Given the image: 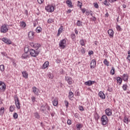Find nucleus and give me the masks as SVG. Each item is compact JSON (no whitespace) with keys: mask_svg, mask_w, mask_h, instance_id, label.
Wrapping results in <instances>:
<instances>
[{"mask_svg":"<svg viewBox=\"0 0 130 130\" xmlns=\"http://www.w3.org/2000/svg\"><path fill=\"white\" fill-rule=\"evenodd\" d=\"M29 53L31 56H33L34 57H36L40 53V51L35 50L33 49H31L29 50Z\"/></svg>","mask_w":130,"mask_h":130,"instance_id":"nucleus-1","label":"nucleus"},{"mask_svg":"<svg viewBox=\"0 0 130 130\" xmlns=\"http://www.w3.org/2000/svg\"><path fill=\"white\" fill-rule=\"evenodd\" d=\"M14 101H15L17 109H20V108H21V104H20V101L19 100V98H18V96L16 95L14 96Z\"/></svg>","mask_w":130,"mask_h":130,"instance_id":"nucleus-2","label":"nucleus"},{"mask_svg":"<svg viewBox=\"0 0 130 130\" xmlns=\"http://www.w3.org/2000/svg\"><path fill=\"white\" fill-rule=\"evenodd\" d=\"M9 31V25L4 24L1 26V33H7Z\"/></svg>","mask_w":130,"mask_h":130,"instance_id":"nucleus-3","label":"nucleus"},{"mask_svg":"<svg viewBox=\"0 0 130 130\" xmlns=\"http://www.w3.org/2000/svg\"><path fill=\"white\" fill-rule=\"evenodd\" d=\"M101 121L103 125H106V124H107V122H108V118L106 115H104L102 116Z\"/></svg>","mask_w":130,"mask_h":130,"instance_id":"nucleus-4","label":"nucleus"},{"mask_svg":"<svg viewBox=\"0 0 130 130\" xmlns=\"http://www.w3.org/2000/svg\"><path fill=\"white\" fill-rule=\"evenodd\" d=\"M7 89V85L3 81H0V92H5Z\"/></svg>","mask_w":130,"mask_h":130,"instance_id":"nucleus-5","label":"nucleus"},{"mask_svg":"<svg viewBox=\"0 0 130 130\" xmlns=\"http://www.w3.org/2000/svg\"><path fill=\"white\" fill-rule=\"evenodd\" d=\"M45 9L47 12H49V13H52L54 11V7L51 5H48L46 7Z\"/></svg>","mask_w":130,"mask_h":130,"instance_id":"nucleus-6","label":"nucleus"},{"mask_svg":"<svg viewBox=\"0 0 130 130\" xmlns=\"http://www.w3.org/2000/svg\"><path fill=\"white\" fill-rule=\"evenodd\" d=\"M59 45L61 48H64L66 46H67L66 41V40L63 39L59 43Z\"/></svg>","mask_w":130,"mask_h":130,"instance_id":"nucleus-7","label":"nucleus"},{"mask_svg":"<svg viewBox=\"0 0 130 130\" xmlns=\"http://www.w3.org/2000/svg\"><path fill=\"white\" fill-rule=\"evenodd\" d=\"M105 112L107 116H111L112 115V110L109 108H107L105 110Z\"/></svg>","mask_w":130,"mask_h":130,"instance_id":"nucleus-8","label":"nucleus"},{"mask_svg":"<svg viewBox=\"0 0 130 130\" xmlns=\"http://www.w3.org/2000/svg\"><path fill=\"white\" fill-rule=\"evenodd\" d=\"M95 83H96L95 81L88 80L84 83V85H86V86H92V85L95 84Z\"/></svg>","mask_w":130,"mask_h":130,"instance_id":"nucleus-9","label":"nucleus"},{"mask_svg":"<svg viewBox=\"0 0 130 130\" xmlns=\"http://www.w3.org/2000/svg\"><path fill=\"white\" fill-rule=\"evenodd\" d=\"M66 80L67 82H68V84L69 85H72L73 83L74 82V81H73V79L70 77H66Z\"/></svg>","mask_w":130,"mask_h":130,"instance_id":"nucleus-10","label":"nucleus"},{"mask_svg":"<svg viewBox=\"0 0 130 130\" xmlns=\"http://www.w3.org/2000/svg\"><path fill=\"white\" fill-rule=\"evenodd\" d=\"M2 41L3 42H5V43H6V44H12V41L8 39L7 38H3Z\"/></svg>","mask_w":130,"mask_h":130,"instance_id":"nucleus-11","label":"nucleus"},{"mask_svg":"<svg viewBox=\"0 0 130 130\" xmlns=\"http://www.w3.org/2000/svg\"><path fill=\"white\" fill-rule=\"evenodd\" d=\"M96 67V60L92 59L90 62V69H94Z\"/></svg>","mask_w":130,"mask_h":130,"instance_id":"nucleus-12","label":"nucleus"},{"mask_svg":"<svg viewBox=\"0 0 130 130\" xmlns=\"http://www.w3.org/2000/svg\"><path fill=\"white\" fill-rule=\"evenodd\" d=\"M32 91L35 95H37V96H38V95H39V89L36 87H32Z\"/></svg>","mask_w":130,"mask_h":130,"instance_id":"nucleus-13","label":"nucleus"},{"mask_svg":"<svg viewBox=\"0 0 130 130\" xmlns=\"http://www.w3.org/2000/svg\"><path fill=\"white\" fill-rule=\"evenodd\" d=\"M122 79L124 82H127L128 81V76L127 74H124L122 76Z\"/></svg>","mask_w":130,"mask_h":130,"instance_id":"nucleus-14","label":"nucleus"},{"mask_svg":"<svg viewBox=\"0 0 130 130\" xmlns=\"http://www.w3.org/2000/svg\"><path fill=\"white\" fill-rule=\"evenodd\" d=\"M47 108V104H45V105H43L41 106V110L42 111V112H44L46 110Z\"/></svg>","mask_w":130,"mask_h":130,"instance_id":"nucleus-15","label":"nucleus"},{"mask_svg":"<svg viewBox=\"0 0 130 130\" xmlns=\"http://www.w3.org/2000/svg\"><path fill=\"white\" fill-rule=\"evenodd\" d=\"M66 4L69 6V8H73V2H72V0H67Z\"/></svg>","mask_w":130,"mask_h":130,"instance_id":"nucleus-16","label":"nucleus"},{"mask_svg":"<svg viewBox=\"0 0 130 130\" xmlns=\"http://www.w3.org/2000/svg\"><path fill=\"white\" fill-rule=\"evenodd\" d=\"M99 97H100V98H101L102 99H105V94H104V93H103V92L102 91H100L99 93Z\"/></svg>","mask_w":130,"mask_h":130,"instance_id":"nucleus-17","label":"nucleus"},{"mask_svg":"<svg viewBox=\"0 0 130 130\" xmlns=\"http://www.w3.org/2000/svg\"><path fill=\"white\" fill-rule=\"evenodd\" d=\"M108 33L111 38L113 37V34H114L113 30L109 29L108 30Z\"/></svg>","mask_w":130,"mask_h":130,"instance_id":"nucleus-18","label":"nucleus"},{"mask_svg":"<svg viewBox=\"0 0 130 130\" xmlns=\"http://www.w3.org/2000/svg\"><path fill=\"white\" fill-rule=\"evenodd\" d=\"M63 30V26H60V27L58 29L57 36H59V35H60L61 33H62Z\"/></svg>","mask_w":130,"mask_h":130,"instance_id":"nucleus-19","label":"nucleus"},{"mask_svg":"<svg viewBox=\"0 0 130 130\" xmlns=\"http://www.w3.org/2000/svg\"><path fill=\"white\" fill-rule=\"evenodd\" d=\"M28 37L29 39H32L33 37H34V32L33 31H29L28 32Z\"/></svg>","mask_w":130,"mask_h":130,"instance_id":"nucleus-20","label":"nucleus"},{"mask_svg":"<svg viewBox=\"0 0 130 130\" xmlns=\"http://www.w3.org/2000/svg\"><path fill=\"white\" fill-rule=\"evenodd\" d=\"M22 74L23 75V77L25 78V79L28 78V73L26 71H23L22 72Z\"/></svg>","mask_w":130,"mask_h":130,"instance_id":"nucleus-21","label":"nucleus"},{"mask_svg":"<svg viewBox=\"0 0 130 130\" xmlns=\"http://www.w3.org/2000/svg\"><path fill=\"white\" fill-rule=\"evenodd\" d=\"M52 103L54 106H57V104H58V101L57 99H55L53 101Z\"/></svg>","mask_w":130,"mask_h":130,"instance_id":"nucleus-22","label":"nucleus"},{"mask_svg":"<svg viewBox=\"0 0 130 130\" xmlns=\"http://www.w3.org/2000/svg\"><path fill=\"white\" fill-rule=\"evenodd\" d=\"M41 46V45H40V44H35V46H34V48H36L37 51H40L39 50V48H40V47Z\"/></svg>","mask_w":130,"mask_h":130,"instance_id":"nucleus-23","label":"nucleus"},{"mask_svg":"<svg viewBox=\"0 0 130 130\" xmlns=\"http://www.w3.org/2000/svg\"><path fill=\"white\" fill-rule=\"evenodd\" d=\"M117 82L119 83V85H121L122 83V79L120 77H118L116 78Z\"/></svg>","mask_w":130,"mask_h":130,"instance_id":"nucleus-24","label":"nucleus"},{"mask_svg":"<svg viewBox=\"0 0 130 130\" xmlns=\"http://www.w3.org/2000/svg\"><path fill=\"white\" fill-rule=\"evenodd\" d=\"M49 62L48 61H46L43 65V69H46L48 67Z\"/></svg>","mask_w":130,"mask_h":130,"instance_id":"nucleus-25","label":"nucleus"},{"mask_svg":"<svg viewBox=\"0 0 130 130\" xmlns=\"http://www.w3.org/2000/svg\"><path fill=\"white\" fill-rule=\"evenodd\" d=\"M5 113V108L2 107L0 109V115H3Z\"/></svg>","mask_w":130,"mask_h":130,"instance_id":"nucleus-26","label":"nucleus"},{"mask_svg":"<svg viewBox=\"0 0 130 130\" xmlns=\"http://www.w3.org/2000/svg\"><path fill=\"white\" fill-rule=\"evenodd\" d=\"M42 31V28L41 27H37L36 28V32L37 33H40Z\"/></svg>","mask_w":130,"mask_h":130,"instance_id":"nucleus-27","label":"nucleus"},{"mask_svg":"<svg viewBox=\"0 0 130 130\" xmlns=\"http://www.w3.org/2000/svg\"><path fill=\"white\" fill-rule=\"evenodd\" d=\"M122 89L123 91H126L127 89V85H126V84H123L122 86Z\"/></svg>","mask_w":130,"mask_h":130,"instance_id":"nucleus-28","label":"nucleus"},{"mask_svg":"<svg viewBox=\"0 0 130 130\" xmlns=\"http://www.w3.org/2000/svg\"><path fill=\"white\" fill-rule=\"evenodd\" d=\"M20 26L21 27H22L23 28H25L26 27V23L24 21H22L20 23Z\"/></svg>","mask_w":130,"mask_h":130,"instance_id":"nucleus-29","label":"nucleus"},{"mask_svg":"<svg viewBox=\"0 0 130 130\" xmlns=\"http://www.w3.org/2000/svg\"><path fill=\"white\" fill-rule=\"evenodd\" d=\"M35 117L38 119H39V118H40V115H39V114L37 112L35 113Z\"/></svg>","mask_w":130,"mask_h":130,"instance_id":"nucleus-30","label":"nucleus"},{"mask_svg":"<svg viewBox=\"0 0 130 130\" xmlns=\"http://www.w3.org/2000/svg\"><path fill=\"white\" fill-rule=\"evenodd\" d=\"M104 63L105 64V66H107V67H108L109 66V62L107 61V59H105L104 60Z\"/></svg>","mask_w":130,"mask_h":130,"instance_id":"nucleus-31","label":"nucleus"},{"mask_svg":"<svg viewBox=\"0 0 130 130\" xmlns=\"http://www.w3.org/2000/svg\"><path fill=\"white\" fill-rule=\"evenodd\" d=\"M73 97H74V93H73V92L72 91H70L69 98H70V99H71V98H73Z\"/></svg>","mask_w":130,"mask_h":130,"instance_id":"nucleus-32","label":"nucleus"},{"mask_svg":"<svg viewBox=\"0 0 130 130\" xmlns=\"http://www.w3.org/2000/svg\"><path fill=\"white\" fill-rule=\"evenodd\" d=\"M111 75H114V74H115V69H114V67H112V69L111 70Z\"/></svg>","mask_w":130,"mask_h":130,"instance_id":"nucleus-33","label":"nucleus"},{"mask_svg":"<svg viewBox=\"0 0 130 130\" xmlns=\"http://www.w3.org/2000/svg\"><path fill=\"white\" fill-rule=\"evenodd\" d=\"M0 70L1 72H4V71H5V66H4V64L0 66Z\"/></svg>","mask_w":130,"mask_h":130,"instance_id":"nucleus-34","label":"nucleus"},{"mask_svg":"<svg viewBox=\"0 0 130 130\" xmlns=\"http://www.w3.org/2000/svg\"><path fill=\"white\" fill-rule=\"evenodd\" d=\"M123 122H125V123H128V119L127 118V117H124Z\"/></svg>","mask_w":130,"mask_h":130,"instance_id":"nucleus-35","label":"nucleus"},{"mask_svg":"<svg viewBox=\"0 0 130 130\" xmlns=\"http://www.w3.org/2000/svg\"><path fill=\"white\" fill-rule=\"evenodd\" d=\"M53 22H54V20H53V19H51V18H49L48 20V23L49 24H50L51 23H53Z\"/></svg>","mask_w":130,"mask_h":130,"instance_id":"nucleus-36","label":"nucleus"},{"mask_svg":"<svg viewBox=\"0 0 130 130\" xmlns=\"http://www.w3.org/2000/svg\"><path fill=\"white\" fill-rule=\"evenodd\" d=\"M77 25L79 27H81V25H82V22H81V21L80 20H78L77 22Z\"/></svg>","mask_w":130,"mask_h":130,"instance_id":"nucleus-37","label":"nucleus"},{"mask_svg":"<svg viewBox=\"0 0 130 130\" xmlns=\"http://www.w3.org/2000/svg\"><path fill=\"white\" fill-rule=\"evenodd\" d=\"M48 77L49 79H53V74L49 73L48 74Z\"/></svg>","mask_w":130,"mask_h":130,"instance_id":"nucleus-38","label":"nucleus"},{"mask_svg":"<svg viewBox=\"0 0 130 130\" xmlns=\"http://www.w3.org/2000/svg\"><path fill=\"white\" fill-rule=\"evenodd\" d=\"M24 52H25V53H28V52H29V48L25 47L24 48Z\"/></svg>","mask_w":130,"mask_h":130,"instance_id":"nucleus-39","label":"nucleus"},{"mask_svg":"<svg viewBox=\"0 0 130 130\" xmlns=\"http://www.w3.org/2000/svg\"><path fill=\"white\" fill-rule=\"evenodd\" d=\"M80 43L82 46H84V45H85V42H84L83 40H80Z\"/></svg>","mask_w":130,"mask_h":130,"instance_id":"nucleus-40","label":"nucleus"},{"mask_svg":"<svg viewBox=\"0 0 130 130\" xmlns=\"http://www.w3.org/2000/svg\"><path fill=\"white\" fill-rule=\"evenodd\" d=\"M13 117L15 119H17V118H18V114H17V113H14L13 114Z\"/></svg>","mask_w":130,"mask_h":130,"instance_id":"nucleus-41","label":"nucleus"},{"mask_svg":"<svg viewBox=\"0 0 130 130\" xmlns=\"http://www.w3.org/2000/svg\"><path fill=\"white\" fill-rule=\"evenodd\" d=\"M15 110V109L14 108V107L13 106H11L10 107V111L11 112H13Z\"/></svg>","mask_w":130,"mask_h":130,"instance_id":"nucleus-42","label":"nucleus"},{"mask_svg":"<svg viewBox=\"0 0 130 130\" xmlns=\"http://www.w3.org/2000/svg\"><path fill=\"white\" fill-rule=\"evenodd\" d=\"M77 6L79 7V8H82V3L80 2V1H78Z\"/></svg>","mask_w":130,"mask_h":130,"instance_id":"nucleus-43","label":"nucleus"},{"mask_svg":"<svg viewBox=\"0 0 130 130\" xmlns=\"http://www.w3.org/2000/svg\"><path fill=\"white\" fill-rule=\"evenodd\" d=\"M117 31H121V27H120V26L117 25L116 26Z\"/></svg>","mask_w":130,"mask_h":130,"instance_id":"nucleus-44","label":"nucleus"},{"mask_svg":"<svg viewBox=\"0 0 130 130\" xmlns=\"http://www.w3.org/2000/svg\"><path fill=\"white\" fill-rule=\"evenodd\" d=\"M76 126L78 129H79V130L81 129V128H82V125L80 124L78 125H77Z\"/></svg>","mask_w":130,"mask_h":130,"instance_id":"nucleus-45","label":"nucleus"},{"mask_svg":"<svg viewBox=\"0 0 130 130\" xmlns=\"http://www.w3.org/2000/svg\"><path fill=\"white\" fill-rule=\"evenodd\" d=\"M56 62L57 63H60V62H61V60H60V59L57 58V59L56 60Z\"/></svg>","mask_w":130,"mask_h":130,"instance_id":"nucleus-46","label":"nucleus"},{"mask_svg":"<svg viewBox=\"0 0 130 130\" xmlns=\"http://www.w3.org/2000/svg\"><path fill=\"white\" fill-rule=\"evenodd\" d=\"M64 104L66 105L67 108H68V107H69V102H68V101H65Z\"/></svg>","mask_w":130,"mask_h":130,"instance_id":"nucleus-47","label":"nucleus"},{"mask_svg":"<svg viewBox=\"0 0 130 130\" xmlns=\"http://www.w3.org/2000/svg\"><path fill=\"white\" fill-rule=\"evenodd\" d=\"M36 101V98L34 96L31 97V101L34 103Z\"/></svg>","mask_w":130,"mask_h":130,"instance_id":"nucleus-48","label":"nucleus"},{"mask_svg":"<svg viewBox=\"0 0 130 130\" xmlns=\"http://www.w3.org/2000/svg\"><path fill=\"white\" fill-rule=\"evenodd\" d=\"M71 38H72V39H75V38H76V35L75 34L71 35Z\"/></svg>","mask_w":130,"mask_h":130,"instance_id":"nucleus-49","label":"nucleus"},{"mask_svg":"<svg viewBox=\"0 0 130 130\" xmlns=\"http://www.w3.org/2000/svg\"><path fill=\"white\" fill-rule=\"evenodd\" d=\"M104 4L105 5V6H109V4L107 3V0H105L104 2Z\"/></svg>","mask_w":130,"mask_h":130,"instance_id":"nucleus-50","label":"nucleus"},{"mask_svg":"<svg viewBox=\"0 0 130 130\" xmlns=\"http://www.w3.org/2000/svg\"><path fill=\"white\" fill-rule=\"evenodd\" d=\"M93 5H94V8H96V9H98L99 8L98 4L94 3Z\"/></svg>","mask_w":130,"mask_h":130,"instance_id":"nucleus-51","label":"nucleus"},{"mask_svg":"<svg viewBox=\"0 0 130 130\" xmlns=\"http://www.w3.org/2000/svg\"><path fill=\"white\" fill-rule=\"evenodd\" d=\"M67 123L68 124H69V125L72 124V120L70 119L68 120Z\"/></svg>","mask_w":130,"mask_h":130,"instance_id":"nucleus-52","label":"nucleus"},{"mask_svg":"<svg viewBox=\"0 0 130 130\" xmlns=\"http://www.w3.org/2000/svg\"><path fill=\"white\" fill-rule=\"evenodd\" d=\"M81 52L82 53V54H84V53H85V49L82 48L81 50Z\"/></svg>","mask_w":130,"mask_h":130,"instance_id":"nucleus-53","label":"nucleus"},{"mask_svg":"<svg viewBox=\"0 0 130 130\" xmlns=\"http://www.w3.org/2000/svg\"><path fill=\"white\" fill-rule=\"evenodd\" d=\"M43 2H44V0H38V2L40 4H42Z\"/></svg>","mask_w":130,"mask_h":130,"instance_id":"nucleus-54","label":"nucleus"},{"mask_svg":"<svg viewBox=\"0 0 130 130\" xmlns=\"http://www.w3.org/2000/svg\"><path fill=\"white\" fill-rule=\"evenodd\" d=\"M1 53H2V55H3V56H7V53H6V52H3Z\"/></svg>","mask_w":130,"mask_h":130,"instance_id":"nucleus-55","label":"nucleus"},{"mask_svg":"<svg viewBox=\"0 0 130 130\" xmlns=\"http://www.w3.org/2000/svg\"><path fill=\"white\" fill-rule=\"evenodd\" d=\"M79 110H80V111H83L84 110V108L83 107V106H81L79 107Z\"/></svg>","mask_w":130,"mask_h":130,"instance_id":"nucleus-56","label":"nucleus"},{"mask_svg":"<svg viewBox=\"0 0 130 130\" xmlns=\"http://www.w3.org/2000/svg\"><path fill=\"white\" fill-rule=\"evenodd\" d=\"M93 51H89L88 52L89 55H91V54H93Z\"/></svg>","mask_w":130,"mask_h":130,"instance_id":"nucleus-57","label":"nucleus"},{"mask_svg":"<svg viewBox=\"0 0 130 130\" xmlns=\"http://www.w3.org/2000/svg\"><path fill=\"white\" fill-rule=\"evenodd\" d=\"M30 46H31V47H34L35 44H34V43H30Z\"/></svg>","mask_w":130,"mask_h":130,"instance_id":"nucleus-58","label":"nucleus"},{"mask_svg":"<svg viewBox=\"0 0 130 130\" xmlns=\"http://www.w3.org/2000/svg\"><path fill=\"white\" fill-rule=\"evenodd\" d=\"M92 20L93 22H95V21H96V20H97V19L94 16H93V18L92 19Z\"/></svg>","mask_w":130,"mask_h":130,"instance_id":"nucleus-59","label":"nucleus"},{"mask_svg":"<svg viewBox=\"0 0 130 130\" xmlns=\"http://www.w3.org/2000/svg\"><path fill=\"white\" fill-rule=\"evenodd\" d=\"M110 3H114V2H116L117 0H108Z\"/></svg>","mask_w":130,"mask_h":130,"instance_id":"nucleus-60","label":"nucleus"},{"mask_svg":"<svg viewBox=\"0 0 130 130\" xmlns=\"http://www.w3.org/2000/svg\"><path fill=\"white\" fill-rule=\"evenodd\" d=\"M47 110H50V107L48 106V105L47 104Z\"/></svg>","mask_w":130,"mask_h":130,"instance_id":"nucleus-61","label":"nucleus"},{"mask_svg":"<svg viewBox=\"0 0 130 130\" xmlns=\"http://www.w3.org/2000/svg\"><path fill=\"white\" fill-rule=\"evenodd\" d=\"M108 91H109V92H112V89L111 88H108Z\"/></svg>","mask_w":130,"mask_h":130,"instance_id":"nucleus-62","label":"nucleus"},{"mask_svg":"<svg viewBox=\"0 0 130 130\" xmlns=\"http://www.w3.org/2000/svg\"><path fill=\"white\" fill-rule=\"evenodd\" d=\"M24 14H25V15H26V16H28V11L25 10L24 12Z\"/></svg>","mask_w":130,"mask_h":130,"instance_id":"nucleus-63","label":"nucleus"},{"mask_svg":"<svg viewBox=\"0 0 130 130\" xmlns=\"http://www.w3.org/2000/svg\"><path fill=\"white\" fill-rule=\"evenodd\" d=\"M89 14H90V16H91V17H93V12L90 11V12H89Z\"/></svg>","mask_w":130,"mask_h":130,"instance_id":"nucleus-64","label":"nucleus"}]
</instances>
